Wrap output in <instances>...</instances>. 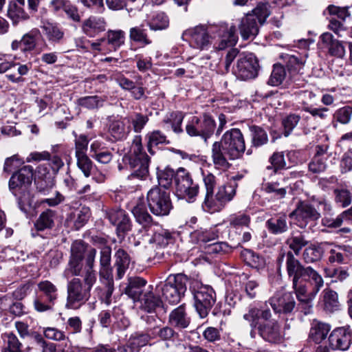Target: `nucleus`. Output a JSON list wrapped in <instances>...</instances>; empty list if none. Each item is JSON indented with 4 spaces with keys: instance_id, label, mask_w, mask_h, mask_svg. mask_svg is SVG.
<instances>
[{
    "instance_id": "obj_1",
    "label": "nucleus",
    "mask_w": 352,
    "mask_h": 352,
    "mask_svg": "<svg viewBox=\"0 0 352 352\" xmlns=\"http://www.w3.org/2000/svg\"><path fill=\"white\" fill-rule=\"evenodd\" d=\"M183 36L187 38L192 47L200 50H208L211 45L216 50H223L234 45L238 39L233 25H221L214 36L209 34L205 25H197L184 31Z\"/></svg>"
},
{
    "instance_id": "obj_2",
    "label": "nucleus",
    "mask_w": 352,
    "mask_h": 352,
    "mask_svg": "<svg viewBox=\"0 0 352 352\" xmlns=\"http://www.w3.org/2000/svg\"><path fill=\"white\" fill-rule=\"evenodd\" d=\"M245 151V143L243 133L239 129L227 131L220 141L212 145L211 158L215 168L226 170L230 164L228 160L241 158Z\"/></svg>"
},
{
    "instance_id": "obj_3",
    "label": "nucleus",
    "mask_w": 352,
    "mask_h": 352,
    "mask_svg": "<svg viewBox=\"0 0 352 352\" xmlns=\"http://www.w3.org/2000/svg\"><path fill=\"white\" fill-rule=\"evenodd\" d=\"M34 175L32 166L27 165L14 172L9 180V189L17 198L19 208L27 214L31 207L32 197L29 187Z\"/></svg>"
},
{
    "instance_id": "obj_4",
    "label": "nucleus",
    "mask_w": 352,
    "mask_h": 352,
    "mask_svg": "<svg viewBox=\"0 0 352 352\" xmlns=\"http://www.w3.org/2000/svg\"><path fill=\"white\" fill-rule=\"evenodd\" d=\"M111 249L109 246L101 248L100 254V283L102 285L98 286L95 291L98 298L109 305L113 292V279L112 268L111 267Z\"/></svg>"
},
{
    "instance_id": "obj_5",
    "label": "nucleus",
    "mask_w": 352,
    "mask_h": 352,
    "mask_svg": "<svg viewBox=\"0 0 352 352\" xmlns=\"http://www.w3.org/2000/svg\"><path fill=\"white\" fill-rule=\"evenodd\" d=\"M124 161L133 170L129 175L131 179H144L147 177L149 159L143 151L140 135L134 137L129 153L124 157Z\"/></svg>"
},
{
    "instance_id": "obj_6",
    "label": "nucleus",
    "mask_w": 352,
    "mask_h": 352,
    "mask_svg": "<svg viewBox=\"0 0 352 352\" xmlns=\"http://www.w3.org/2000/svg\"><path fill=\"white\" fill-rule=\"evenodd\" d=\"M194 306L201 318L208 316L216 301V294L212 287L203 285L198 280H191L189 286Z\"/></svg>"
},
{
    "instance_id": "obj_7",
    "label": "nucleus",
    "mask_w": 352,
    "mask_h": 352,
    "mask_svg": "<svg viewBox=\"0 0 352 352\" xmlns=\"http://www.w3.org/2000/svg\"><path fill=\"white\" fill-rule=\"evenodd\" d=\"M146 200L151 212L156 216L167 215L172 208L170 193L158 186L148 190Z\"/></svg>"
},
{
    "instance_id": "obj_8",
    "label": "nucleus",
    "mask_w": 352,
    "mask_h": 352,
    "mask_svg": "<svg viewBox=\"0 0 352 352\" xmlns=\"http://www.w3.org/2000/svg\"><path fill=\"white\" fill-rule=\"evenodd\" d=\"M187 281L186 276L170 275L160 289L164 300L171 305L178 303L186 291Z\"/></svg>"
},
{
    "instance_id": "obj_9",
    "label": "nucleus",
    "mask_w": 352,
    "mask_h": 352,
    "mask_svg": "<svg viewBox=\"0 0 352 352\" xmlns=\"http://www.w3.org/2000/svg\"><path fill=\"white\" fill-rule=\"evenodd\" d=\"M216 122L214 118L208 114L201 117L193 116L186 126L187 134L191 137L198 136L205 142L214 133Z\"/></svg>"
},
{
    "instance_id": "obj_10",
    "label": "nucleus",
    "mask_w": 352,
    "mask_h": 352,
    "mask_svg": "<svg viewBox=\"0 0 352 352\" xmlns=\"http://www.w3.org/2000/svg\"><path fill=\"white\" fill-rule=\"evenodd\" d=\"M175 184L178 196L192 202L199 192L198 184L193 182L190 174L184 168H179L175 173Z\"/></svg>"
},
{
    "instance_id": "obj_11",
    "label": "nucleus",
    "mask_w": 352,
    "mask_h": 352,
    "mask_svg": "<svg viewBox=\"0 0 352 352\" xmlns=\"http://www.w3.org/2000/svg\"><path fill=\"white\" fill-rule=\"evenodd\" d=\"M90 297V292L84 286L81 280L74 278L67 284L66 307L76 309L85 304Z\"/></svg>"
},
{
    "instance_id": "obj_12",
    "label": "nucleus",
    "mask_w": 352,
    "mask_h": 352,
    "mask_svg": "<svg viewBox=\"0 0 352 352\" xmlns=\"http://www.w3.org/2000/svg\"><path fill=\"white\" fill-rule=\"evenodd\" d=\"M259 69L258 60L252 53L241 55L236 65L233 69V73L241 80L254 78L258 75Z\"/></svg>"
},
{
    "instance_id": "obj_13",
    "label": "nucleus",
    "mask_w": 352,
    "mask_h": 352,
    "mask_svg": "<svg viewBox=\"0 0 352 352\" xmlns=\"http://www.w3.org/2000/svg\"><path fill=\"white\" fill-rule=\"evenodd\" d=\"M38 288L46 298V302H43L39 298L34 301V308L38 311H45L52 309V306L58 297L57 287L49 280H43L38 284Z\"/></svg>"
},
{
    "instance_id": "obj_14",
    "label": "nucleus",
    "mask_w": 352,
    "mask_h": 352,
    "mask_svg": "<svg viewBox=\"0 0 352 352\" xmlns=\"http://www.w3.org/2000/svg\"><path fill=\"white\" fill-rule=\"evenodd\" d=\"M290 218H295L300 228H305L309 221L320 217V212L311 204L299 201L296 209L289 214Z\"/></svg>"
},
{
    "instance_id": "obj_15",
    "label": "nucleus",
    "mask_w": 352,
    "mask_h": 352,
    "mask_svg": "<svg viewBox=\"0 0 352 352\" xmlns=\"http://www.w3.org/2000/svg\"><path fill=\"white\" fill-rule=\"evenodd\" d=\"M276 313L290 314L296 307V301L292 292H277L268 300Z\"/></svg>"
},
{
    "instance_id": "obj_16",
    "label": "nucleus",
    "mask_w": 352,
    "mask_h": 352,
    "mask_svg": "<svg viewBox=\"0 0 352 352\" xmlns=\"http://www.w3.org/2000/svg\"><path fill=\"white\" fill-rule=\"evenodd\" d=\"M286 257V269L287 274L289 277L292 278V282L298 281L301 278H303L307 271V267H305L300 262L295 258L294 254L292 251L287 252L286 254L283 253L278 258V263L279 266L283 261L284 257Z\"/></svg>"
},
{
    "instance_id": "obj_17",
    "label": "nucleus",
    "mask_w": 352,
    "mask_h": 352,
    "mask_svg": "<svg viewBox=\"0 0 352 352\" xmlns=\"http://www.w3.org/2000/svg\"><path fill=\"white\" fill-rule=\"evenodd\" d=\"M329 342L333 350H346L352 342V331L345 327L336 329L331 333Z\"/></svg>"
},
{
    "instance_id": "obj_18",
    "label": "nucleus",
    "mask_w": 352,
    "mask_h": 352,
    "mask_svg": "<svg viewBox=\"0 0 352 352\" xmlns=\"http://www.w3.org/2000/svg\"><path fill=\"white\" fill-rule=\"evenodd\" d=\"M259 336L270 343H279L283 340L280 325L276 320L260 324L258 327Z\"/></svg>"
},
{
    "instance_id": "obj_19",
    "label": "nucleus",
    "mask_w": 352,
    "mask_h": 352,
    "mask_svg": "<svg viewBox=\"0 0 352 352\" xmlns=\"http://www.w3.org/2000/svg\"><path fill=\"white\" fill-rule=\"evenodd\" d=\"M350 250V245L328 242L326 250L329 253L328 262L331 264L346 263L351 256Z\"/></svg>"
},
{
    "instance_id": "obj_20",
    "label": "nucleus",
    "mask_w": 352,
    "mask_h": 352,
    "mask_svg": "<svg viewBox=\"0 0 352 352\" xmlns=\"http://www.w3.org/2000/svg\"><path fill=\"white\" fill-rule=\"evenodd\" d=\"M107 216L110 223L116 226L118 235L124 234L131 228V220L126 212L122 209H111Z\"/></svg>"
},
{
    "instance_id": "obj_21",
    "label": "nucleus",
    "mask_w": 352,
    "mask_h": 352,
    "mask_svg": "<svg viewBox=\"0 0 352 352\" xmlns=\"http://www.w3.org/2000/svg\"><path fill=\"white\" fill-rule=\"evenodd\" d=\"M58 219V212L55 210L45 209L42 211L34 223V228L38 232L52 230Z\"/></svg>"
},
{
    "instance_id": "obj_22",
    "label": "nucleus",
    "mask_w": 352,
    "mask_h": 352,
    "mask_svg": "<svg viewBox=\"0 0 352 352\" xmlns=\"http://www.w3.org/2000/svg\"><path fill=\"white\" fill-rule=\"evenodd\" d=\"M241 35L245 40L254 38L258 32V25L252 14L243 16L239 26Z\"/></svg>"
},
{
    "instance_id": "obj_23",
    "label": "nucleus",
    "mask_w": 352,
    "mask_h": 352,
    "mask_svg": "<svg viewBox=\"0 0 352 352\" xmlns=\"http://www.w3.org/2000/svg\"><path fill=\"white\" fill-rule=\"evenodd\" d=\"M106 28V22L102 17L91 16L82 22V30L89 36H94L103 32Z\"/></svg>"
},
{
    "instance_id": "obj_24",
    "label": "nucleus",
    "mask_w": 352,
    "mask_h": 352,
    "mask_svg": "<svg viewBox=\"0 0 352 352\" xmlns=\"http://www.w3.org/2000/svg\"><path fill=\"white\" fill-rule=\"evenodd\" d=\"M320 39L324 47L328 48L329 52L331 56L338 58H342L345 55V49L342 43L333 38L331 34L329 32L323 33L320 36Z\"/></svg>"
},
{
    "instance_id": "obj_25",
    "label": "nucleus",
    "mask_w": 352,
    "mask_h": 352,
    "mask_svg": "<svg viewBox=\"0 0 352 352\" xmlns=\"http://www.w3.org/2000/svg\"><path fill=\"white\" fill-rule=\"evenodd\" d=\"M140 303V308L146 312H153L157 307L162 304V300L156 296L152 292L150 286L142 294V297L137 301Z\"/></svg>"
},
{
    "instance_id": "obj_26",
    "label": "nucleus",
    "mask_w": 352,
    "mask_h": 352,
    "mask_svg": "<svg viewBox=\"0 0 352 352\" xmlns=\"http://www.w3.org/2000/svg\"><path fill=\"white\" fill-rule=\"evenodd\" d=\"M146 281L140 277L131 278L129 280V284L125 288V294L137 302L146 291L143 288L145 287Z\"/></svg>"
},
{
    "instance_id": "obj_27",
    "label": "nucleus",
    "mask_w": 352,
    "mask_h": 352,
    "mask_svg": "<svg viewBox=\"0 0 352 352\" xmlns=\"http://www.w3.org/2000/svg\"><path fill=\"white\" fill-rule=\"evenodd\" d=\"M328 242H322L306 248L302 253V258L307 263L317 262L322 259L327 250Z\"/></svg>"
},
{
    "instance_id": "obj_28",
    "label": "nucleus",
    "mask_w": 352,
    "mask_h": 352,
    "mask_svg": "<svg viewBox=\"0 0 352 352\" xmlns=\"http://www.w3.org/2000/svg\"><path fill=\"white\" fill-rule=\"evenodd\" d=\"M1 339L3 342L1 352H23V344L14 333H4Z\"/></svg>"
},
{
    "instance_id": "obj_29",
    "label": "nucleus",
    "mask_w": 352,
    "mask_h": 352,
    "mask_svg": "<svg viewBox=\"0 0 352 352\" xmlns=\"http://www.w3.org/2000/svg\"><path fill=\"white\" fill-rule=\"evenodd\" d=\"M175 236L173 232L165 229H158L149 239L150 243H154L159 248H165L175 242Z\"/></svg>"
},
{
    "instance_id": "obj_30",
    "label": "nucleus",
    "mask_w": 352,
    "mask_h": 352,
    "mask_svg": "<svg viewBox=\"0 0 352 352\" xmlns=\"http://www.w3.org/2000/svg\"><path fill=\"white\" fill-rule=\"evenodd\" d=\"M204 182L206 190L204 204L209 210L213 209L215 207L214 188L216 185V178L214 175L209 173L204 176Z\"/></svg>"
},
{
    "instance_id": "obj_31",
    "label": "nucleus",
    "mask_w": 352,
    "mask_h": 352,
    "mask_svg": "<svg viewBox=\"0 0 352 352\" xmlns=\"http://www.w3.org/2000/svg\"><path fill=\"white\" fill-rule=\"evenodd\" d=\"M115 267L116 277L121 279L124 275L130 263V257L127 252L122 248L118 249L115 254Z\"/></svg>"
},
{
    "instance_id": "obj_32",
    "label": "nucleus",
    "mask_w": 352,
    "mask_h": 352,
    "mask_svg": "<svg viewBox=\"0 0 352 352\" xmlns=\"http://www.w3.org/2000/svg\"><path fill=\"white\" fill-rule=\"evenodd\" d=\"M236 188V184L234 182L220 186L216 195H214V203L218 201L222 204L231 201L235 195Z\"/></svg>"
},
{
    "instance_id": "obj_33",
    "label": "nucleus",
    "mask_w": 352,
    "mask_h": 352,
    "mask_svg": "<svg viewBox=\"0 0 352 352\" xmlns=\"http://www.w3.org/2000/svg\"><path fill=\"white\" fill-rule=\"evenodd\" d=\"M292 287L295 291L296 296L300 304H302V305H305L308 307L307 309L305 308L306 310L305 311V314H309L311 307V305H310L309 303L311 299L314 298L312 295L311 293L307 294V287L304 284L302 283L300 279L296 282V284H294V282H292Z\"/></svg>"
},
{
    "instance_id": "obj_34",
    "label": "nucleus",
    "mask_w": 352,
    "mask_h": 352,
    "mask_svg": "<svg viewBox=\"0 0 352 352\" xmlns=\"http://www.w3.org/2000/svg\"><path fill=\"white\" fill-rule=\"evenodd\" d=\"M109 132L116 140H123L130 133V126H126L124 120H113L109 125Z\"/></svg>"
},
{
    "instance_id": "obj_35",
    "label": "nucleus",
    "mask_w": 352,
    "mask_h": 352,
    "mask_svg": "<svg viewBox=\"0 0 352 352\" xmlns=\"http://www.w3.org/2000/svg\"><path fill=\"white\" fill-rule=\"evenodd\" d=\"M331 327L324 322H314L309 331V338L316 343L322 342L327 338Z\"/></svg>"
},
{
    "instance_id": "obj_36",
    "label": "nucleus",
    "mask_w": 352,
    "mask_h": 352,
    "mask_svg": "<svg viewBox=\"0 0 352 352\" xmlns=\"http://www.w3.org/2000/svg\"><path fill=\"white\" fill-rule=\"evenodd\" d=\"M135 221L143 228H147L153 223V218L142 204H137L132 210Z\"/></svg>"
},
{
    "instance_id": "obj_37",
    "label": "nucleus",
    "mask_w": 352,
    "mask_h": 352,
    "mask_svg": "<svg viewBox=\"0 0 352 352\" xmlns=\"http://www.w3.org/2000/svg\"><path fill=\"white\" fill-rule=\"evenodd\" d=\"M169 322L179 328H186L188 326L190 321L189 318L186 317L184 305L178 307L170 313Z\"/></svg>"
},
{
    "instance_id": "obj_38",
    "label": "nucleus",
    "mask_w": 352,
    "mask_h": 352,
    "mask_svg": "<svg viewBox=\"0 0 352 352\" xmlns=\"http://www.w3.org/2000/svg\"><path fill=\"white\" fill-rule=\"evenodd\" d=\"M303 278L314 286L313 292L311 294L314 298L324 285L322 277L311 267H307V271Z\"/></svg>"
},
{
    "instance_id": "obj_39",
    "label": "nucleus",
    "mask_w": 352,
    "mask_h": 352,
    "mask_svg": "<svg viewBox=\"0 0 352 352\" xmlns=\"http://www.w3.org/2000/svg\"><path fill=\"white\" fill-rule=\"evenodd\" d=\"M266 226L269 231L274 234L284 233L288 230L287 217L285 215H281L280 217L271 218L267 221Z\"/></svg>"
},
{
    "instance_id": "obj_40",
    "label": "nucleus",
    "mask_w": 352,
    "mask_h": 352,
    "mask_svg": "<svg viewBox=\"0 0 352 352\" xmlns=\"http://www.w3.org/2000/svg\"><path fill=\"white\" fill-rule=\"evenodd\" d=\"M129 38L142 45H148L152 43V41L148 36L147 30L143 25L130 28Z\"/></svg>"
},
{
    "instance_id": "obj_41",
    "label": "nucleus",
    "mask_w": 352,
    "mask_h": 352,
    "mask_svg": "<svg viewBox=\"0 0 352 352\" xmlns=\"http://www.w3.org/2000/svg\"><path fill=\"white\" fill-rule=\"evenodd\" d=\"M146 140H147V149L148 151L153 155L154 151L152 147L157 146L161 144H168L169 141L167 140L166 136L160 130H154L146 133Z\"/></svg>"
},
{
    "instance_id": "obj_42",
    "label": "nucleus",
    "mask_w": 352,
    "mask_h": 352,
    "mask_svg": "<svg viewBox=\"0 0 352 352\" xmlns=\"http://www.w3.org/2000/svg\"><path fill=\"white\" fill-rule=\"evenodd\" d=\"M324 308L325 310L333 312L337 310L340 303L338 294L330 288H326L322 292Z\"/></svg>"
},
{
    "instance_id": "obj_43",
    "label": "nucleus",
    "mask_w": 352,
    "mask_h": 352,
    "mask_svg": "<svg viewBox=\"0 0 352 352\" xmlns=\"http://www.w3.org/2000/svg\"><path fill=\"white\" fill-rule=\"evenodd\" d=\"M327 156L317 151L316 155L309 164V170L314 174L324 172L327 166Z\"/></svg>"
},
{
    "instance_id": "obj_44",
    "label": "nucleus",
    "mask_w": 352,
    "mask_h": 352,
    "mask_svg": "<svg viewBox=\"0 0 352 352\" xmlns=\"http://www.w3.org/2000/svg\"><path fill=\"white\" fill-rule=\"evenodd\" d=\"M286 244L294 254L298 255L301 250L308 244V241L302 234L294 235L292 233L286 240Z\"/></svg>"
},
{
    "instance_id": "obj_45",
    "label": "nucleus",
    "mask_w": 352,
    "mask_h": 352,
    "mask_svg": "<svg viewBox=\"0 0 352 352\" xmlns=\"http://www.w3.org/2000/svg\"><path fill=\"white\" fill-rule=\"evenodd\" d=\"M248 14H252L254 18L256 16L259 25H263L267 18L271 14L270 6L268 3H258Z\"/></svg>"
},
{
    "instance_id": "obj_46",
    "label": "nucleus",
    "mask_w": 352,
    "mask_h": 352,
    "mask_svg": "<svg viewBox=\"0 0 352 352\" xmlns=\"http://www.w3.org/2000/svg\"><path fill=\"white\" fill-rule=\"evenodd\" d=\"M307 54L302 56L300 54H287L285 56L287 67L289 70L295 72L300 71L305 65Z\"/></svg>"
},
{
    "instance_id": "obj_47",
    "label": "nucleus",
    "mask_w": 352,
    "mask_h": 352,
    "mask_svg": "<svg viewBox=\"0 0 352 352\" xmlns=\"http://www.w3.org/2000/svg\"><path fill=\"white\" fill-rule=\"evenodd\" d=\"M42 29L50 41L59 42L63 38V31L56 25L47 23L42 26Z\"/></svg>"
},
{
    "instance_id": "obj_48",
    "label": "nucleus",
    "mask_w": 352,
    "mask_h": 352,
    "mask_svg": "<svg viewBox=\"0 0 352 352\" xmlns=\"http://www.w3.org/2000/svg\"><path fill=\"white\" fill-rule=\"evenodd\" d=\"M104 99L98 96H90L80 98L77 100V104L88 109H94L103 105Z\"/></svg>"
},
{
    "instance_id": "obj_49",
    "label": "nucleus",
    "mask_w": 352,
    "mask_h": 352,
    "mask_svg": "<svg viewBox=\"0 0 352 352\" xmlns=\"http://www.w3.org/2000/svg\"><path fill=\"white\" fill-rule=\"evenodd\" d=\"M250 217L245 213H234L230 214L226 222L230 227L237 228L239 227H248L250 223Z\"/></svg>"
},
{
    "instance_id": "obj_50",
    "label": "nucleus",
    "mask_w": 352,
    "mask_h": 352,
    "mask_svg": "<svg viewBox=\"0 0 352 352\" xmlns=\"http://www.w3.org/2000/svg\"><path fill=\"white\" fill-rule=\"evenodd\" d=\"M8 16L14 24H16L21 20H27L30 18L28 14L24 11L23 8L15 3L9 5Z\"/></svg>"
},
{
    "instance_id": "obj_51",
    "label": "nucleus",
    "mask_w": 352,
    "mask_h": 352,
    "mask_svg": "<svg viewBox=\"0 0 352 352\" xmlns=\"http://www.w3.org/2000/svg\"><path fill=\"white\" fill-rule=\"evenodd\" d=\"M352 117V106H344L337 109L333 115V122H335L342 124H347L350 122Z\"/></svg>"
},
{
    "instance_id": "obj_52",
    "label": "nucleus",
    "mask_w": 352,
    "mask_h": 352,
    "mask_svg": "<svg viewBox=\"0 0 352 352\" xmlns=\"http://www.w3.org/2000/svg\"><path fill=\"white\" fill-rule=\"evenodd\" d=\"M125 33L121 30H109L107 33V41L113 50H116L124 43Z\"/></svg>"
},
{
    "instance_id": "obj_53",
    "label": "nucleus",
    "mask_w": 352,
    "mask_h": 352,
    "mask_svg": "<svg viewBox=\"0 0 352 352\" xmlns=\"http://www.w3.org/2000/svg\"><path fill=\"white\" fill-rule=\"evenodd\" d=\"M285 78L286 71L284 67L275 64L267 83L271 86H278L283 82Z\"/></svg>"
},
{
    "instance_id": "obj_54",
    "label": "nucleus",
    "mask_w": 352,
    "mask_h": 352,
    "mask_svg": "<svg viewBox=\"0 0 352 352\" xmlns=\"http://www.w3.org/2000/svg\"><path fill=\"white\" fill-rule=\"evenodd\" d=\"M252 136V143L254 146H261L266 144L268 138L266 132L261 127L252 126L250 127Z\"/></svg>"
},
{
    "instance_id": "obj_55",
    "label": "nucleus",
    "mask_w": 352,
    "mask_h": 352,
    "mask_svg": "<svg viewBox=\"0 0 352 352\" xmlns=\"http://www.w3.org/2000/svg\"><path fill=\"white\" fill-rule=\"evenodd\" d=\"M150 339L151 336L148 333H135L129 339L128 344L130 348L137 350L140 347L146 346Z\"/></svg>"
},
{
    "instance_id": "obj_56",
    "label": "nucleus",
    "mask_w": 352,
    "mask_h": 352,
    "mask_svg": "<svg viewBox=\"0 0 352 352\" xmlns=\"http://www.w3.org/2000/svg\"><path fill=\"white\" fill-rule=\"evenodd\" d=\"M175 173L172 168H166L157 172V179L160 186L164 188H168L175 179Z\"/></svg>"
},
{
    "instance_id": "obj_57",
    "label": "nucleus",
    "mask_w": 352,
    "mask_h": 352,
    "mask_svg": "<svg viewBox=\"0 0 352 352\" xmlns=\"http://www.w3.org/2000/svg\"><path fill=\"white\" fill-rule=\"evenodd\" d=\"M78 168L82 172L86 177L91 175L93 162L87 154L75 156Z\"/></svg>"
},
{
    "instance_id": "obj_58",
    "label": "nucleus",
    "mask_w": 352,
    "mask_h": 352,
    "mask_svg": "<svg viewBox=\"0 0 352 352\" xmlns=\"http://www.w3.org/2000/svg\"><path fill=\"white\" fill-rule=\"evenodd\" d=\"M168 25V18L164 12L157 13L149 23V27L153 30L166 29Z\"/></svg>"
},
{
    "instance_id": "obj_59",
    "label": "nucleus",
    "mask_w": 352,
    "mask_h": 352,
    "mask_svg": "<svg viewBox=\"0 0 352 352\" xmlns=\"http://www.w3.org/2000/svg\"><path fill=\"white\" fill-rule=\"evenodd\" d=\"M148 122V117L140 113H135L130 118V123L135 133H140Z\"/></svg>"
},
{
    "instance_id": "obj_60",
    "label": "nucleus",
    "mask_w": 352,
    "mask_h": 352,
    "mask_svg": "<svg viewBox=\"0 0 352 352\" xmlns=\"http://www.w3.org/2000/svg\"><path fill=\"white\" fill-rule=\"evenodd\" d=\"M245 263L252 267L258 268L263 263V260L257 254L250 250H245L243 252Z\"/></svg>"
},
{
    "instance_id": "obj_61",
    "label": "nucleus",
    "mask_w": 352,
    "mask_h": 352,
    "mask_svg": "<svg viewBox=\"0 0 352 352\" xmlns=\"http://www.w3.org/2000/svg\"><path fill=\"white\" fill-rule=\"evenodd\" d=\"M260 309L255 307H249L248 312L243 314V319L249 322L252 329H255L258 326V320L260 318Z\"/></svg>"
},
{
    "instance_id": "obj_62",
    "label": "nucleus",
    "mask_w": 352,
    "mask_h": 352,
    "mask_svg": "<svg viewBox=\"0 0 352 352\" xmlns=\"http://www.w3.org/2000/svg\"><path fill=\"white\" fill-rule=\"evenodd\" d=\"M299 99L301 101L303 111H306L307 108L311 109L316 104L318 98L316 95L310 91H305L300 94Z\"/></svg>"
},
{
    "instance_id": "obj_63",
    "label": "nucleus",
    "mask_w": 352,
    "mask_h": 352,
    "mask_svg": "<svg viewBox=\"0 0 352 352\" xmlns=\"http://www.w3.org/2000/svg\"><path fill=\"white\" fill-rule=\"evenodd\" d=\"M192 238H196L198 242L208 243L213 241L217 237L216 233L207 230H197L191 234Z\"/></svg>"
},
{
    "instance_id": "obj_64",
    "label": "nucleus",
    "mask_w": 352,
    "mask_h": 352,
    "mask_svg": "<svg viewBox=\"0 0 352 352\" xmlns=\"http://www.w3.org/2000/svg\"><path fill=\"white\" fill-rule=\"evenodd\" d=\"M334 195L336 202L340 204L343 208L347 207L351 203V193L346 189H336Z\"/></svg>"
}]
</instances>
